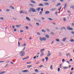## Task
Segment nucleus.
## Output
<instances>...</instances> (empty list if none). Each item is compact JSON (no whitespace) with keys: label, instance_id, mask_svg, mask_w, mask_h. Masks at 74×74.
Returning <instances> with one entry per match:
<instances>
[{"label":"nucleus","instance_id":"10","mask_svg":"<svg viewBox=\"0 0 74 74\" xmlns=\"http://www.w3.org/2000/svg\"><path fill=\"white\" fill-rule=\"evenodd\" d=\"M41 32H44V33H46V31H45V30L44 29H42V30H41Z\"/></svg>","mask_w":74,"mask_h":74},{"label":"nucleus","instance_id":"38","mask_svg":"<svg viewBox=\"0 0 74 74\" xmlns=\"http://www.w3.org/2000/svg\"><path fill=\"white\" fill-rule=\"evenodd\" d=\"M50 69H51V70L52 69L53 67H52V65H51V66H50Z\"/></svg>","mask_w":74,"mask_h":74},{"label":"nucleus","instance_id":"34","mask_svg":"<svg viewBox=\"0 0 74 74\" xmlns=\"http://www.w3.org/2000/svg\"><path fill=\"white\" fill-rule=\"evenodd\" d=\"M26 20H27L28 21H31L30 19H26Z\"/></svg>","mask_w":74,"mask_h":74},{"label":"nucleus","instance_id":"7","mask_svg":"<svg viewBox=\"0 0 74 74\" xmlns=\"http://www.w3.org/2000/svg\"><path fill=\"white\" fill-rule=\"evenodd\" d=\"M50 13V12L49 11H46L45 12V14H49Z\"/></svg>","mask_w":74,"mask_h":74},{"label":"nucleus","instance_id":"3","mask_svg":"<svg viewBox=\"0 0 74 74\" xmlns=\"http://www.w3.org/2000/svg\"><path fill=\"white\" fill-rule=\"evenodd\" d=\"M67 29L68 30H69L70 31H73V28H71L69 26L67 27Z\"/></svg>","mask_w":74,"mask_h":74},{"label":"nucleus","instance_id":"9","mask_svg":"<svg viewBox=\"0 0 74 74\" xmlns=\"http://www.w3.org/2000/svg\"><path fill=\"white\" fill-rule=\"evenodd\" d=\"M45 49H41L40 50V53H42V52L43 51H44L45 50Z\"/></svg>","mask_w":74,"mask_h":74},{"label":"nucleus","instance_id":"22","mask_svg":"<svg viewBox=\"0 0 74 74\" xmlns=\"http://www.w3.org/2000/svg\"><path fill=\"white\" fill-rule=\"evenodd\" d=\"M45 59H46V61H47L48 60V57H46L45 58Z\"/></svg>","mask_w":74,"mask_h":74},{"label":"nucleus","instance_id":"54","mask_svg":"<svg viewBox=\"0 0 74 74\" xmlns=\"http://www.w3.org/2000/svg\"><path fill=\"white\" fill-rule=\"evenodd\" d=\"M43 1H48V0H43Z\"/></svg>","mask_w":74,"mask_h":74},{"label":"nucleus","instance_id":"49","mask_svg":"<svg viewBox=\"0 0 74 74\" xmlns=\"http://www.w3.org/2000/svg\"><path fill=\"white\" fill-rule=\"evenodd\" d=\"M38 70L37 69H35V71L36 72H38Z\"/></svg>","mask_w":74,"mask_h":74},{"label":"nucleus","instance_id":"25","mask_svg":"<svg viewBox=\"0 0 74 74\" xmlns=\"http://www.w3.org/2000/svg\"><path fill=\"white\" fill-rule=\"evenodd\" d=\"M70 8H72L73 9V10H74V5H72L70 7Z\"/></svg>","mask_w":74,"mask_h":74},{"label":"nucleus","instance_id":"47","mask_svg":"<svg viewBox=\"0 0 74 74\" xmlns=\"http://www.w3.org/2000/svg\"><path fill=\"white\" fill-rule=\"evenodd\" d=\"M37 20L38 21V22H39L40 23L41 22V21L40 20L38 19V20Z\"/></svg>","mask_w":74,"mask_h":74},{"label":"nucleus","instance_id":"21","mask_svg":"<svg viewBox=\"0 0 74 74\" xmlns=\"http://www.w3.org/2000/svg\"><path fill=\"white\" fill-rule=\"evenodd\" d=\"M26 46V43H24V44L22 45V47L25 46Z\"/></svg>","mask_w":74,"mask_h":74},{"label":"nucleus","instance_id":"12","mask_svg":"<svg viewBox=\"0 0 74 74\" xmlns=\"http://www.w3.org/2000/svg\"><path fill=\"white\" fill-rule=\"evenodd\" d=\"M5 71H1L0 73V74H3L5 73Z\"/></svg>","mask_w":74,"mask_h":74},{"label":"nucleus","instance_id":"4","mask_svg":"<svg viewBox=\"0 0 74 74\" xmlns=\"http://www.w3.org/2000/svg\"><path fill=\"white\" fill-rule=\"evenodd\" d=\"M33 8H31L29 9V12H31L32 11L33 12Z\"/></svg>","mask_w":74,"mask_h":74},{"label":"nucleus","instance_id":"59","mask_svg":"<svg viewBox=\"0 0 74 74\" xmlns=\"http://www.w3.org/2000/svg\"><path fill=\"white\" fill-rule=\"evenodd\" d=\"M64 21L65 22L66 21V19H63Z\"/></svg>","mask_w":74,"mask_h":74},{"label":"nucleus","instance_id":"16","mask_svg":"<svg viewBox=\"0 0 74 74\" xmlns=\"http://www.w3.org/2000/svg\"><path fill=\"white\" fill-rule=\"evenodd\" d=\"M22 72H28V71L27 70H25L22 71Z\"/></svg>","mask_w":74,"mask_h":74},{"label":"nucleus","instance_id":"42","mask_svg":"<svg viewBox=\"0 0 74 74\" xmlns=\"http://www.w3.org/2000/svg\"><path fill=\"white\" fill-rule=\"evenodd\" d=\"M46 30L47 31V32H50V30H49V29H46Z\"/></svg>","mask_w":74,"mask_h":74},{"label":"nucleus","instance_id":"43","mask_svg":"<svg viewBox=\"0 0 74 74\" xmlns=\"http://www.w3.org/2000/svg\"><path fill=\"white\" fill-rule=\"evenodd\" d=\"M62 55V54L61 53H59V56H61Z\"/></svg>","mask_w":74,"mask_h":74},{"label":"nucleus","instance_id":"24","mask_svg":"<svg viewBox=\"0 0 74 74\" xmlns=\"http://www.w3.org/2000/svg\"><path fill=\"white\" fill-rule=\"evenodd\" d=\"M45 5H49V4L48 3H45Z\"/></svg>","mask_w":74,"mask_h":74},{"label":"nucleus","instance_id":"62","mask_svg":"<svg viewBox=\"0 0 74 74\" xmlns=\"http://www.w3.org/2000/svg\"><path fill=\"white\" fill-rule=\"evenodd\" d=\"M26 19H30L28 17H26Z\"/></svg>","mask_w":74,"mask_h":74},{"label":"nucleus","instance_id":"28","mask_svg":"<svg viewBox=\"0 0 74 74\" xmlns=\"http://www.w3.org/2000/svg\"><path fill=\"white\" fill-rule=\"evenodd\" d=\"M32 65H28L27 66V68H29L30 67H32Z\"/></svg>","mask_w":74,"mask_h":74},{"label":"nucleus","instance_id":"33","mask_svg":"<svg viewBox=\"0 0 74 74\" xmlns=\"http://www.w3.org/2000/svg\"><path fill=\"white\" fill-rule=\"evenodd\" d=\"M39 14L40 15H42V12L41 11H40Z\"/></svg>","mask_w":74,"mask_h":74},{"label":"nucleus","instance_id":"35","mask_svg":"<svg viewBox=\"0 0 74 74\" xmlns=\"http://www.w3.org/2000/svg\"><path fill=\"white\" fill-rule=\"evenodd\" d=\"M10 61H7V62H5V63H9V62H10Z\"/></svg>","mask_w":74,"mask_h":74},{"label":"nucleus","instance_id":"44","mask_svg":"<svg viewBox=\"0 0 74 74\" xmlns=\"http://www.w3.org/2000/svg\"><path fill=\"white\" fill-rule=\"evenodd\" d=\"M6 11L7 12H9V11H10V10H8V9H7L6 10Z\"/></svg>","mask_w":74,"mask_h":74},{"label":"nucleus","instance_id":"39","mask_svg":"<svg viewBox=\"0 0 74 74\" xmlns=\"http://www.w3.org/2000/svg\"><path fill=\"white\" fill-rule=\"evenodd\" d=\"M20 45H21V44H20V42H18V47H19Z\"/></svg>","mask_w":74,"mask_h":74},{"label":"nucleus","instance_id":"23","mask_svg":"<svg viewBox=\"0 0 74 74\" xmlns=\"http://www.w3.org/2000/svg\"><path fill=\"white\" fill-rule=\"evenodd\" d=\"M68 67H66V66H64L63 67V69H67L68 68Z\"/></svg>","mask_w":74,"mask_h":74},{"label":"nucleus","instance_id":"55","mask_svg":"<svg viewBox=\"0 0 74 74\" xmlns=\"http://www.w3.org/2000/svg\"><path fill=\"white\" fill-rule=\"evenodd\" d=\"M61 8H62V6L60 7V8L58 9V10L59 11L60 10H61Z\"/></svg>","mask_w":74,"mask_h":74},{"label":"nucleus","instance_id":"31","mask_svg":"<svg viewBox=\"0 0 74 74\" xmlns=\"http://www.w3.org/2000/svg\"><path fill=\"white\" fill-rule=\"evenodd\" d=\"M10 7L12 8V9L13 10H14V8L12 6H10Z\"/></svg>","mask_w":74,"mask_h":74},{"label":"nucleus","instance_id":"56","mask_svg":"<svg viewBox=\"0 0 74 74\" xmlns=\"http://www.w3.org/2000/svg\"><path fill=\"white\" fill-rule=\"evenodd\" d=\"M60 68H58V71H60Z\"/></svg>","mask_w":74,"mask_h":74},{"label":"nucleus","instance_id":"46","mask_svg":"<svg viewBox=\"0 0 74 74\" xmlns=\"http://www.w3.org/2000/svg\"><path fill=\"white\" fill-rule=\"evenodd\" d=\"M50 34H51V35H54V33H53V32H51L50 33Z\"/></svg>","mask_w":74,"mask_h":74},{"label":"nucleus","instance_id":"63","mask_svg":"<svg viewBox=\"0 0 74 74\" xmlns=\"http://www.w3.org/2000/svg\"><path fill=\"white\" fill-rule=\"evenodd\" d=\"M29 57V56H27V57H26V58H25L26 59H27V58H28Z\"/></svg>","mask_w":74,"mask_h":74},{"label":"nucleus","instance_id":"51","mask_svg":"<svg viewBox=\"0 0 74 74\" xmlns=\"http://www.w3.org/2000/svg\"><path fill=\"white\" fill-rule=\"evenodd\" d=\"M23 11L22 10L20 12V13H21V14H23Z\"/></svg>","mask_w":74,"mask_h":74},{"label":"nucleus","instance_id":"2","mask_svg":"<svg viewBox=\"0 0 74 74\" xmlns=\"http://www.w3.org/2000/svg\"><path fill=\"white\" fill-rule=\"evenodd\" d=\"M39 40L41 42H42V41H45L46 40V38H45L43 37H39Z\"/></svg>","mask_w":74,"mask_h":74},{"label":"nucleus","instance_id":"17","mask_svg":"<svg viewBox=\"0 0 74 74\" xmlns=\"http://www.w3.org/2000/svg\"><path fill=\"white\" fill-rule=\"evenodd\" d=\"M45 37H46L47 38H49V35H46L45 36Z\"/></svg>","mask_w":74,"mask_h":74},{"label":"nucleus","instance_id":"19","mask_svg":"<svg viewBox=\"0 0 74 74\" xmlns=\"http://www.w3.org/2000/svg\"><path fill=\"white\" fill-rule=\"evenodd\" d=\"M70 41L72 42H74V40L73 39H71L70 40Z\"/></svg>","mask_w":74,"mask_h":74},{"label":"nucleus","instance_id":"5","mask_svg":"<svg viewBox=\"0 0 74 74\" xmlns=\"http://www.w3.org/2000/svg\"><path fill=\"white\" fill-rule=\"evenodd\" d=\"M30 1L32 3H33V4H36V3L35 1L33 0H31Z\"/></svg>","mask_w":74,"mask_h":74},{"label":"nucleus","instance_id":"15","mask_svg":"<svg viewBox=\"0 0 74 74\" xmlns=\"http://www.w3.org/2000/svg\"><path fill=\"white\" fill-rule=\"evenodd\" d=\"M51 55V53H48L47 55V56L48 57H49Z\"/></svg>","mask_w":74,"mask_h":74},{"label":"nucleus","instance_id":"58","mask_svg":"<svg viewBox=\"0 0 74 74\" xmlns=\"http://www.w3.org/2000/svg\"><path fill=\"white\" fill-rule=\"evenodd\" d=\"M63 29H64V30H66V28H65L64 27H63Z\"/></svg>","mask_w":74,"mask_h":74},{"label":"nucleus","instance_id":"1","mask_svg":"<svg viewBox=\"0 0 74 74\" xmlns=\"http://www.w3.org/2000/svg\"><path fill=\"white\" fill-rule=\"evenodd\" d=\"M19 54H20V56H21V57L23 56L25 54V52L23 51H22L21 52H20Z\"/></svg>","mask_w":74,"mask_h":74},{"label":"nucleus","instance_id":"8","mask_svg":"<svg viewBox=\"0 0 74 74\" xmlns=\"http://www.w3.org/2000/svg\"><path fill=\"white\" fill-rule=\"evenodd\" d=\"M32 12H37V11H36V10L34 9V8H33V10H32Z\"/></svg>","mask_w":74,"mask_h":74},{"label":"nucleus","instance_id":"48","mask_svg":"<svg viewBox=\"0 0 74 74\" xmlns=\"http://www.w3.org/2000/svg\"><path fill=\"white\" fill-rule=\"evenodd\" d=\"M36 25L38 26H39V23H36Z\"/></svg>","mask_w":74,"mask_h":74},{"label":"nucleus","instance_id":"45","mask_svg":"<svg viewBox=\"0 0 74 74\" xmlns=\"http://www.w3.org/2000/svg\"><path fill=\"white\" fill-rule=\"evenodd\" d=\"M41 10L42 12H43V8H42Z\"/></svg>","mask_w":74,"mask_h":74},{"label":"nucleus","instance_id":"14","mask_svg":"<svg viewBox=\"0 0 74 74\" xmlns=\"http://www.w3.org/2000/svg\"><path fill=\"white\" fill-rule=\"evenodd\" d=\"M40 9H41V8H39L38 9H36V10H37L38 12H39L40 10Z\"/></svg>","mask_w":74,"mask_h":74},{"label":"nucleus","instance_id":"18","mask_svg":"<svg viewBox=\"0 0 74 74\" xmlns=\"http://www.w3.org/2000/svg\"><path fill=\"white\" fill-rule=\"evenodd\" d=\"M56 10V9H55V8H52L51 9V11H55V10Z\"/></svg>","mask_w":74,"mask_h":74},{"label":"nucleus","instance_id":"6","mask_svg":"<svg viewBox=\"0 0 74 74\" xmlns=\"http://www.w3.org/2000/svg\"><path fill=\"white\" fill-rule=\"evenodd\" d=\"M67 7V3H65V4L64 5V9L65 10L66 9V8Z\"/></svg>","mask_w":74,"mask_h":74},{"label":"nucleus","instance_id":"53","mask_svg":"<svg viewBox=\"0 0 74 74\" xmlns=\"http://www.w3.org/2000/svg\"><path fill=\"white\" fill-rule=\"evenodd\" d=\"M65 61V59H62V62H63Z\"/></svg>","mask_w":74,"mask_h":74},{"label":"nucleus","instance_id":"60","mask_svg":"<svg viewBox=\"0 0 74 74\" xmlns=\"http://www.w3.org/2000/svg\"><path fill=\"white\" fill-rule=\"evenodd\" d=\"M29 26H31V27H32V26L31 24H29Z\"/></svg>","mask_w":74,"mask_h":74},{"label":"nucleus","instance_id":"41","mask_svg":"<svg viewBox=\"0 0 74 74\" xmlns=\"http://www.w3.org/2000/svg\"><path fill=\"white\" fill-rule=\"evenodd\" d=\"M29 5L31 6V7H33V5L31 4H29Z\"/></svg>","mask_w":74,"mask_h":74},{"label":"nucleus","instance_id":"32","mask_svg":"<svg viewBox=\"0 0 74 74\" xmlns=\"http://www.w3.org/2000/svg\"><path fill=\"white\" fill-rule=\"evenodd\" d=\"M43 55H44V53H41V54L40 55V56L42 57V56H43Z\"/></svg>","mask_w":74,"mask_h":74},{"label":"nucleus","instance_id":"61","mask_svg":"<svg viewBox=\"0 0 74 74\" xmlns=\"http://www.w3.org/2000/svg\"><path fill=\"white\" fill-rule=\"evenodd\" d=\"M72 26H74V24L73 23H72Z\"/></svg>","mask_w":74,"mask_h":74},{"label":"nucleus","instance_id":"20","mask_svg":"<svg viewBox=\"0 0 74 74\" xmlns=\"http://www.w3.org/2000/svg\"><path fill=\"white\" fill-rule=\"evenodd\" d=\"M9 66V64H7L6 65H5V68L6 67H7Z\"/></svg>","mask_w":74,"mask_h":74},{"label":"nucleus","instance_id":"50","mask_svg":"<svg viewBox=\"0 0 74 74\" xmlns=\"http://www.w3.org/2000/svg\"><path fill=\"white\" fill-rule=\"evenodd\" d=\"M31 63V62H27V64H30Z\"/></svg>","mask_w":74,"mask_h":74},{"label":"nucleus","instance_id":"37","mask_svg":"<svg viewBox=\"0 0 74 74\" xmlns=\"http://www.w3.org/2000/svg\"><path fill=\"white\" fill-rule=\"evenodd\" d=\"M25 28L26 29H29V27H28L26 26L25 27Z\"/></svg>","mask_w":74,"mask_h":74},{"label":"nucleus","instance_id":"36","mask_svg":"<svg viewBox=\"0 0 74 74\" xmlns=\"http://www.w3.org/2000/svg\"><path fill=\"white\" fill-rule=\"evenodd\" d=\"M25 48H26V47H23V50H22V51H24V50L25 49Z\"/></svg>","mask_w":74,"mask_h":74},{"label":"nucleus","instance_id":"40","mask_svg":"<svg viewBox=\"0 0 74 74\" xmlns=\"http://www.w3.org/2000/svg\"><path fill=\"white\" fill-rule=\"evenodd\" d=\"M44 67V66L43 65H41L40 66H39V68H41V67Z\"/></svg>","mask_w":74,"mask_h":74},{"label":"nucleus","instance_id":"64","mask_svg":"<svg viewBox=\"0 0 74 74\" xmlns=\"http://www.w3.org/2000/svg\"><path fill=\"white\" fill-rule=\"evenodd\" d=\"M16 31V29H14V32H15Z\"/></svg>","mask_w":74,"mask_h":74},{"label":"nucleus","instance_id":"52","mask_svg":"<svg viewBox=\"0 0 74 74\" xmlns=\"http://www.w3.org/2000/svg\"><path fill=\"white\" fill-rule=\"evenodd\" d=\"M25 13V14H27V12H23V14H24Z\"/></svg>","mask_w":74,"mask_h":74},{"label":"nucleus","instance_id":"30","mask_svg":"<svg viewBox=\"0 0 74 74\" xmlns=\"http://www.w3.org/2000/svg\"><path fill=\"white\" fill-rule=\"evenodd\" d=\"M60 4H61L60 3H58L56 5H57V7H58V6H59V5H60Z\"/></svg>","mask_w":74,"mask_h":74},{"label":"nucleus","instance_id":"29","mask_svg":"<svg viewBox=\"0 0 74 74\" xmlns=\"http://www.w3.org/2000/svg\"><path fill=\"white\" fill-rule=\"evenodd\" d=\"M16 26L17 27H19L20 26H21V25H16Z\"/></svg>","mask_w":74,"mask_h":74},{"label":"nucleus","instance_id":"27","mask_svg":"<svg viewBox=\"0 0 74 74\" xmlns=\"http://www.w3.org/2000/svg\"><path fill=\"white\" fill-rule=\"evenodd\" d=\"M37 34L39 35V36H40L41 35L40 33H39L38 32L37 33Z\"/></svg>","mask_w":74,"mask_h":74},{"label":"nucleus","instance_id":"13","mask_svg":"<svg viewBox=\"0 0 74 74\" xmlns=\"http://www.w3.org/2000/svg\"><path fill=\"white\" fill-rule=\"evenodd\" d=\"M67 39L66 38H64L63 39H62V41L64 42Z\"/></svg>","mask_w":74,"mask_h":74},{"label":"nucleus","instance_id":"26","mask_svg":"<svg viewBox=\"0 0 74 74\" xmlns=\"http://www.w3.org/2000/svg\"><path fill=\"white\" fill-rule=\"evenodd\" d=\"M56 41H57V42H60V40L59 39H56Z\"/></svg>","mask_w":74,"mask_h":74},{"label":"nucleus","instance_id":"57","mask_svg":"<svg viewBox=\"0 0 74 74\" xmlns=\"http://www.w3.org/2000/svg\"><path fill=\"white\" fill-rule=\"evenodd\" d=\"M71 33L73 34H74V32L72 31V32H71Z\"/></svg>","mask_w":74,"mask_h":74},{"label":"nucleus","instance_id":"11","mask_svg":"<svg viewBox=\"0 0 74 74\" xmlns=\"http://www.w3.org/2000/svg\"><path fill=\"white\" fill-rule=\"evenodd\" d=\"M38 6H41V7H44V5L42 4L41 3Z\"/></svg>","mask_w":74,"mask_h":74}]
</instances>
